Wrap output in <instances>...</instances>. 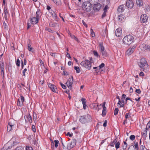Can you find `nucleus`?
<instances>
[{"mask_svg":"<svg viewBox=\"0 0 150 150\" xmlns=\"http://www.w3.org/2000/svg\"><path fill=\"white\" fill-rule=\"evenodd\" d=\"M73 82V79L72 76H71L67 80L66 83L67 84L68 88L70 89H71L72 85Z\"/></svg>","mask_w":150,"mask_h":150,"instance_id":"obj_6","label":"nucleus"},{"mask_svg":"<svg viewBox=\"0 0 150 150\" xmlns=\"http://www.w3.org/2000/svg\"><path fill=\"white\" fill-rule=\"evenodd\" d=\"M82 104L83 106V108L84 109H85L86 107V99L84 98H82L81 99Z\"/></svg>","mask_w":150,"mask_h":150,"instance_id":"obj_24","label":"nucleus"},{"mask_svg":"<svg viewBox=\"0 0 150 150\" xmlns=\"http://www.w3.org/2000/svg\"><path fill=\"white\" fill-rule=\"evenodd\" d=\"M115 35L117 37H120L122 34V29L120 28H118L115 32Z\"/></svg>","mask_w":150,"mask_h":150,"instance_id":"obj_16","label":"nucleus"},{"mask_svg":"<svg viewBox=\"0 0 150 150\" xmlns=\"http://www.w3.org/2000/svg\"><path fill=\"white\" fill-rule=\"evenodd\" d=\"M26 150H33L32 147L30 146H26L25 147Z\"/></svg>","mask_w":150,"mask_h":150,"instance_id":"obj_42","label":"nucleus"},{"mask_svg":"<svg viewBox=\"0 0 150 150\" xmlns=\"http://www.w3.org/2000/svg\"><path fill=\"white\" fill-rule=\"evenodd\" d=\"M57 5H59L60 4V0H52Z\"/></svg>","mask_w":150,"mask_h":150,"instance_id":"obj_35","label":"nucleus"},{"mask_svg":"<svg viewBox=\"0 0 150 150\" xmlns=\"http://www.w3.org/2000/svg\"><path fill=\"white\" fill-rule=\"evenodd\" d=\"M4 13L5 14L7 15L8 13L7 8H4Z\"/></svg>","mask_w":150,"mask_h":150,"instance_id":"obj_54","label":"nucleus"},{"mask_svg":"<svg viewBox=\"0 0 150 150\" xmlns=\"http://www.w3.org/2000/svg\"><path fill=\"white\" fill-rule=\"evenodd\" d=\"M91 35L92 37H93L95 36V33L91 28Z\"/></svg>","mask_w":150,"mask_h":150,"instance_id":"obj_45","label":"nucleus"},{"mask_svg":"<svg viewBox=\"0 0 150 150\" xmlns=\"http://www.w3.org/2000/svg\"><path fill=\"white\" fill-rule=\"evenodd\" d=\"M135 92L138 94H140L141 92L140 89L139 88L136 89Z\"/></svg>","mask_w":150,"mask_h":150,"instance_id":"obj_55","label":"nucleus"},{"mask_svg":"<svg viewBox=\"0 0 150 150\" xmlns=\"http://www.w3.org/2000/svg\"><path fill=\"white\" fill-rule=\"evenodd\" d=\"M80 64L82 66L90 70L91 67V62L88 60H86L84 61H82L80 63Z\"/></svg>","mask_w":150,"mask_h":150,"instance_id":"obj_5","label":"nucleus"},{"mask_svg":"<svg viewBox=\"0 0 150 150\" xmlns=\"http://www.w3.org/2000/svg\"><path fill=\"white\" fill-rule=\"evenodd\" d=\"M91 120V116L89 115H87L81 116L79 121L82 124H85L90 122Z\"/></svg>","mask_w":150,"mask_h":150,"instance_id":"obj_2","label":"nucleus"},{"mask_svg":"<svg viewBox=\"0 0 150 150\" xmlns=\"http://www.w3.org/2000/svg\"><path fill=\"white\" fill-rule=\"evenodd\" d=\"M101 8V5L99 3H97L94 5L93 9L95 11H98Z\"/></svg>","mask_w":150,"mask_h":150,"instance_id":"obj_19","label":"nucleus"},{"mask_svg":"<svg viewBox=\"0 0 150 150\" xmlns=\"http://www.w3.org/2000/svg\"><path fill=\"white\" fill-rule=\"evenodd\" d=\"M148 20V17L146 14H142L140 17V21L142 23H145Z\"/></svg>","mask_w":150,"mask_h":150,"instance_id":"obj_12","label":"nucleus"},{"mask_svg":"<svg viewBox=\"0 0 150 150\" xmlns=\"http://www.w3.org/2000/svg\"><path fill=\"white\" fill-rule=\"evenodd\" d=\"M127 145H126V144H124V145L122 146V149L123 150H124L126 149V148L127 147Z\"/></svg>","mask_w":150,"mask_h":150,"instance_id":"obj_61","label":"nucleus"},{"mask_svg":"<svg viewBox=\"0 0 150 150\" xmlns=\"http://www.w3.org/2000/svg\"><path fill=\"white\" fill-rule=\"evenodd\" d=\"M50 39L51 40H55V38L54 36L50 35Z\"/></svg>","mask_w":150,"mask_h":150,"instance_id":"obj_53","label":"nucleus"},{"mask_svg":"<svg viewBox=\"0 0 150 150\" xmlns=\"http://www.w3.org/2000/svg\"><path fill=\"white\" fill-rule=\"evenodd\" d=\"M133 37L130 35H128L125 36L123 39V42L124 44L129 45L133 42Z\"/></svg>","mask_w":150,"mask_h":150,"instance_id":"obj_3","label":"nucleus"},{"mask_svg":"<svg viewBox=\"0 0 150 150\" xmlns=\"http://www.w3.org/2000/svg\"><path fill=\"white\" fill-rule=\"evenodd\" d=\"M134 4V3L132 1L129 0L127 1L126 6L127 8H131L133 7Z\"/></svg>","mask_w":150,"mask_h":150,"instance_id":"obj_13","label":"nucleus"},{"mask_svg":"<svg viewBox=\"0 0 150 150\" xmlns=\"http://www.w3.org/2000/svg\"><path fill=\"white\" fill-rule=\"evenodd\" d=\"M92 105L93 106V108L97 110L98 111H99V108H97V106H98L97 105V104L96 103H93L92 104Z\"/></svg>","mask_w":150,"mask_h":150,"instance_id":"obj_30","label":"nucleus"},{"mask_svg":"<svg viewBox=\"0 0 150 150\" xmlns=\"http://www.w3.org/2000/svg\"><path fill=\"white\" fill-rule=\"evenodd\" d=\"M49 12L53 19H54L56 21H57V16L54 12L52 10H50Z\"/></svg>","mask_w":150,"mask_h":150,"instance_id":"obj_17","label":"nucleus"},{"mask_svg":"<svg viewBox=\"0 0 150 150\" xmlns=\"http://www.w3.org/2000/svg\"><path fill=\"white\" fill-rule=\"evenodd\" d=\"M119 109L118 108H115L114 110V115H117L118 113Z\"/></svg>","mask_w":150,"mask_h":150,"instance_id":"obj_38","label":"nucleus"},{"mask_svg":"<svg viewBox=\"0 0 150 150\" xmlns=\"http://www.w3.org/2000/svg\"><path fill=\"white\" fill-rule=\"evenodd\" d=\"M92 6V4L88 1H85L82 4L83 9L86 11H90Z\"/></svg>","mask_w":150,"mask_h":150,"instance_id":"obj_4","label":"nucleus"},{"mask_svg":"<svg viewBox=\"0 0 150 150\" xmlns=\"http://www.w3.org/2000/svg\"><path fill=\"white\" fill-rule=\"evenodd\" d=\"M106 113V111L105 110H103L102 111V115H105Z\"/></svg>","mask_w":150,"mask_h":150,"instance_id":"obj_58","label":"nucleus"},{"mask_svg":"<svg viewBox=\"0 0 150 150\" xmlns=\"http://www.w3.org/2000/svg\"><path fill=\"white\" fill-rule=\"evenodd\" d=\"M100 52L103 57H106L108 56V54L105 50L101 51Z\"/></svg>","mask_w":150,"mask_h":150,"instance_id":"obj_26","label":"nucleus"},{"mask_svg":"<svg viewBox=\"0 0 150 150\" xmlns=\"http://www.w3.org/2000/svg\"><path fill=\"white\" fill-rule=\"evenodd\" d=\"M15 150H23V149L22 147L19 146L16 148Z\"/></svg>","mask_w":150,"mask_h":150,"instance_id":"obj_51","label":"nucleus"},{"mask_svg":"<svg viewBox=\"0 0 150 150\" xmlns=\"http://www.w3.org/2000/svg\"><path fill=\"white\" fill-rule=\"evenodd\" d=\"M139 48L142 51L147 50L150 51V46L146 45L145 44H143L141 45L139 47Z\"/></svg>","mask_w":150,"mask_h":150,"instance_id":"obj_8","label":"nucleus"},{"mask_svg":"<svg viewBox=\"0 0 150 150\" xmlns=\"http://www.w3.org/2000/svg\"><path fill=\"white\" fill-rule=\"evenodd\" d=\"M16 65L18 67H19L20 64V62L19 59H17L16 61Z\"/></svg>","mask_w":150,"mask_h":150,"instance_id":"obj_48","label":"nucleus"},{"mask_svg":"<svg viewBox=\"0 0 150 150\" xmlns=\"http://www.w3.org/2000/svg\"><path fill=\"white\" fill-rule=\"evenodd\" d=\"M134 147H135V149L136 150H139V147H138V142H136V141H134V146H130L129 147V148L128 149V150H129V149L130 148H131L132 147L133 148H134Z\"/></svg>","mask_w":150,"mask_h":150,"instance_id":"obj_23","label":"nucleus"},{"mask_svg":"<svg viewBox=\"0 0 150 150\" xmlns=\"http://www.w3.org/2000/svg\"><path fill=\"white\" fill-rule=\"evenodd\" d=\"M25 101V99L24 97L21 95L20 97L18 98L17 103V105L20 106H22L23 105V103Z\"/></svg>","mask_w":150,"mask_h":150,"instance_id":"obj_7","label":"nucleus"},{"mask_svg":"<svg viewBox=\"0 0 150 150\" xmlns=\"http://www.w3.org/2000/svg\"><path fill=\"white\" fill-rule=\"evenodd\" d=\"M120 144L119 142H116L115 143V148L117 149H118L120 147Z\"/></svg>","mask_w":150,"mask_h":150,"instance_id":"obj_37","label":"nucleus"},{"mask_svg":"<svg viewBox=\"0 0 150 150\" xmlns=\"http://www.w3.org/2000/svg\"><path fill=\"white\" fill-rule=\"evenodd\" d=\"M27 71V69L26 68L23 71V76H25V73Z\"/></svg>","mask_w":150,"mask_h":150,"instance_id":"obj_57","label":"nucleus"},{"mask_svg":"<svg viewBox=\"0 0 150 150\" xmlns=\"http://www.w3.org/2000/svg\"><path fill=\"white\" fill-rule=\"evenodd\" d=\"M117 138H116L113 140V142H111L110 143V145L111 146L113 147L114 145H115V143L116 142H117Z\"/></svg>","mask_w":150,"mask_h":150,"instance_id":"obj_32","label":"nucleus"},{"mask_svg":"<svg viewBox=\"0 0 150 150\" xmlns=\"http://www.w3.org/2000/svg\"><path fill=\"white\" fill-rule=\"evenodd\" d=\"M136 47V46L134 45L132 47H130L126 51V54L128 55L131 54L134 51Z\"/></svg>","mask_w":150,"mask_h":150,"instance_id":"obj_11","label":"nucleus"},{"mask_svg":"<svg viewBox=\"0 0 150 150\" xmlns=\"http://www.w3.org/2000/svg\"><path fill=\"white\" fill-rule=\"evenodd\" d=\"M76 144V140L75 139H73L71 142L68 143L67 148L68 150H70L73 148Z\"/></svg>","mask_w":150,"mask_h":150,"instance_id":"obj_9","label":"nucleus"},{"mask_svg":"<svg viewBox=\"0 0 150 150\" xmlns=\"http://www.w3.org/2000/svg\"><path fill=\"white\" fill-rule=\"evenodd\" d=\"M125 99L121 98V101L122 103V104L120 105V108L123 107L124 106V105L125 104V102L124 101Z\"/></svg>","mask_w":150,"mask_h":150,"instance_id":"obj_34","label":"nucleus"},{"mask_svg":"<svg viewBox=\"0 0 150 150\" xmlns=\"http://www.w3.org/2000/svg\"><path fill=\"white\" fill-rule=\"evenodd\" d=\"M147 129H145L142 133L143 137V138H146L147 136Z\"/></svg>","mask_w":150,"mask_h":150,"instance_id":"obj_27","label":"nucleus"},{"mask_svg":"<svg viewBox=\"0 0 150 150\" xmlns=\"http://www.w3.org/2000/svg\"><path fill=\"white\" fill-rule=\"evenodd\" d=\"M60 85L64 89H66V86L64 85L63 84L61 83H60Z\"/></svg>","mask_w":150,"mask_h":150,"instance_id":"obj_52","label":"nucleus"},{"mask_svg":"<svg viewBox=\"0 0 150 150\" xmlns=\"http://www.w3.org/2000/svg\"><path fill=\"white\" fill-rule=\"evenodd\" d=\"M45 30L48 31L49 32H52V33H54V32L52 31L51 29L47 27L45 28Z\"/></svg>","mask_w":150,"mask_h":150,"instance_id":"obj_50","label":"nucleus"},{"mask_svg":"<svg viewBox=\"0 0 150 150\" xmlns=\"http://www.w3.org/2000/svg\"><path fill=\"white\" fill-rule=\"evenodd\" d=\"M24 118L25 122L31 123L32 122V117L30 114L28 113L27 115L24 116Z\"/></svg>","mask_w":150,"mask_h":150,"instance_id":"obj_10","label":"nucleus"},{"mask_svg":"<svg viewBox=\"0 0 150 150\" xmlns=\"http://www.w3.org/2000/svg\"><path fill=\"white\" fill-rule=\"evenodd\" d=\"M42 15V13L40 9H38L36 11L35 14L36 17L38 19L40 18Z\"/></svg>","mask_w":150,"mask_h":150,"instance_id":"obj_20","label":"nucleus"},{"mask_svg":"<svg viewBox=\"0 0 150 150\" xmlns=\"http://www.w3.org/2000/svg\"><path fill=\"white\" fill-rule=\"evenodd\" d=\"M93 54L94 56L97 57H100V56L98 54L97 52L96 51H93Z\"/></svg>","mask_w":150,"mask_h":150,"instance_id":"obj_43","label":"nucleus"},{"mask_svg":"<svg viewBox=\"0 0 150 150\" xmlns=\"http://www.w3.org/2000/svg\"><path fill=\"white\" fill-rule=\"evenodd\" d=\"M150 127V121H149L147 124L146 129H149Z\"/></svg>","mask_w":150,"mask_h":150,"instance_id":"obj_46","label":"nucleus"},{"mask_svg":"<svg viewBox=\"0 0 150 150\" xmlns=\"http://www.w3.org/2000/svg\"><path fill=\"white\" fill-rule=\"evenodd\" d=\"M32 128L33 131V132H36V129H35V127L34 125H32Z\"/></svg>","mask_w":150,"mask_h":150,"instance_id":"obj_56","label":"nucleus"},{"mask_svg":"<svg viewBox=\"0 0 150 150\" xmlns=\"http://www.w3.org/2000/svg\"><path fill=\"white\" fill-rule=\"evenodd\" d=\"M105 66V64L103 63H102L99 66L97 67H93V69H96V71L98 70H100L102 68L104 67Z\"/></svg>","mask_w":150,"mask_h":150,"instance_id":"obj_21","label":"nucleus"},{"mask_svg":"<svg viewBox=\"0 0 150 150\" xmlns=\"http://www.w3.org/2000/svg\"><path fill=\"white\" fill-rule=\"evenodd\" d=\"M3 25L4 27V29H8V26L7 25V24L6 23H5L4 21V22H3Z\"/></svg>","mask_w":150,"mask_h":150,"instance_id":"obj_40","label":"nucleus"},{"mask_svg":"<svg viewBox=\"0 0 150 150\" xmlns=\"http://www.w3.org/2000/svg\"><path fill=\"white\" fill-rule=\"evenodd\" d=\"M130 139L133 141L135 139V136L134 135H131L130 137Z\"/></svg>","mask_w":150,"mask_h":150,"instance_id":"obj_47","label":"nucleus"},{"mask_svg":"<svg viewBox=\"0 0 150 150\" xmlns=\"http://www.w3.org/2000/svg\"><path fill=\"white\" fill-rule=\"evenodd\" d=\"M14 128L12 127H11V126L8 125L7 126V132H9L13 129Z\"/></svg>","mask_w":150,"mask_h":150,"instance_id":"obj_31","label":"nucleus"},{"mask_svg":"<svg viewBox=\"0 0 150 150\" xmlns=\"http://www.w3.org/2000/svg\"><path fill=\"white\" fill-rule=\"evenodd\" d=\"M122 104V103L120 100H119L118 103H117V105L118 106V105H120H120Z\"/></svg>","mask_w":150,"mask_h":150,"instance_id":"obj_62","label":"nucleus"},{"mask_svg":"<svg viewBox=\"0 0 150 150\" xmlns=\"http://www.w3.org/2000/svg\"><path fill=\"white\" fill-rule=\"evenodd\" d=\"M27 49L29 51H31L33 49V48L31 47V45L29 44H27Z\"/></svg>","mask_w":150,"mask_h":150,"instance_id":"obj_36","label":"nucleus"},{"mask_svg":"<svg viewBox=\"0 0 150 150\" xmlns=\"http://www.w3.org/2000/svg\"><path fill=\"white\" fill-rule=\"evenodd\" d=\"M125 10V6L124 5H121L118 6L117 8V11L119 12H122Z\"/></svg>","mask_w":150,"mask_h":150,"instance_id":"obj_22","label":"nucleus"},{"mask_svg":"<svg viewBox=\"0 0 150 150\" xmlns=\"http://www.w3.org/2000/svg\"><path fill=\"white\" fill-rule=\"evenodd\" d=\"M136 3L138 6H141L143 5V2L142 0H137Z\"/></svg>","mask_w":150,"mask_h":150,"instance_id":"obj_29","label":"nucleus"},{"mask_svg":"<svg viewBox=\"0 0 150 150\" xmlns=\"http://www.w3.org/2000/svg\"><path fill=\"white\" fill-rule=\"evenodd\" d=\"M124 17L123 15L122 14H120L118 16L117 19L118 21L121 22L122 21V20L124 19Z\"/></svg>","mask_w":150,"mask_h":150,"instance_id":"obj_28","label":"nucleus"},{"mask_svg":"<svg viewBox=\"0 0 150 150\" xmlns=\"http://www.w3.org/2000/svg\"><path fill=\"white\" fill-rule=\"evenodd\" d=\"M54 142L55 144V146L56 148H57L58 146L59 141L58 140H55L54 141Z\"/></svg>","mask_w":150,"mask_h":150,"instance_id":"obj_44","label":"nucleus"},{"mask_svg":"<svg viewBox=\"0 0 150 150\" xmlns=\"http://www.w3.org/2000/svg\"><path fill=\"white\" fill-rule=\"evenodd\" d=\"M74 69L76 70L77 73H79L81 71L79 67L75 66L74 67Z\"/></svg>","mask_w":150,"mask_h":150,"instance_id":"obj_39","label":"nucleus"},{"mask_svg":"<svg viewBox=\"0 0 150 150\" xmlns=\"http://www.w3.org/2000/svg\"><path fill=\"white\" fill-rule=\"evenodd\" d=\"M50 25L52 27H54L55 26V24L54 23H50Z\"/></svg>","mask_w":150,"mask_h":150,"instance_id":"obj_64","label":"nucleus"},{"mask_svg":"<svg viewBox=\"0 0 150 150\" xmlns=\"http://www.w3.org/2000/svg\"><path fill=\"white\" fill-rule=\"evenodd\" d=\"M0 65L1 67H4V63L3 59L0 60Z\"/></svg>","mask_w":150,"mask_h":150,"instance_id":"obj_41","label":"nucleus"},{"mask_svg":"<svg viewBox=\"0 0 150 150\" xmlns=\"http://www.w3.org/2000/svg\"><path fill=\"white\" fill-rule=\"evenodd\" d=\"M16 121L13 119H11L9 120L8 125H10L11 127H12L14 128L16 126Z\"/></svg>","mask_w":150,"mask_h":150,"instance_id":"obj_14","label":"nucleus"},{"mask_svg":"<svg viewBox=\"0 0 150 150\" xmlns=\"http://www.w3.org/2000/svg\"><path fill=\"white\" fill-rule=\"evenodd\" d=\"M138 63L139 66L143 71L147 69L149 67L147 62L144 58L141 59L139 62H138Z\"/></svg>","mask_w":150,"mask_h":150,"instance_id":"obj_1","label":"nucleus"},{"mask_svg":"<svg viewBox=\"0 0 150 150\" xmlns=\"http://www.w3.org/2000/svg\"><path fill=\"white\" fill-rule=\"evenodd\" d=\"M1 72L2 75H4V67H1Z\"/></svg>","mask_w":150,"mask_h":150,"instance_id":"obj_49","label":"nucleus"},{"mask_svg":"<svg viewBox=\"0 0 150 150\" xmlns=\"http://www.w3.org/2000/svg\"><path fill=\"white\" fill-rule=\"evenodd\" d=\"M145 147V146L143 145L141 146L140 147V150H144Z\"/></svg>","mask_w":150,"mask_h":150,"instance_id":"obj_63","label":"nucleus"},{"mask_svg":"<svg viewBox=\"0 0 150 150\" xmlns=\"http://www.w3.org/2000/svg\"><path fill=\"white\" fill-rule=\"evenodd\" d=\"M106 12L104 11V12L102 16V18H103L106 16Z\"/></svg>","mask_w":150,"mask_h":150,"instance_id":"obj_60","label":"nucleus"},{"mask_svg":"<svg viewBox=\"0 0 150 150\" xmlns=\"http://www.w3.org/2000/svg\"><path fill=\"white\" fill-rule=\"evenodd\" d=\"M48 86L53 92L55 93L56 92V89H57V88L55 85L52 83H49L48 84Z\"/></svg>","mask_w":150,"mask_h":150,"instance_id":"obj_15","label":"nucleus"},{"mask_svg":"<svg viewBox=\"0 0 150 150\" xmlns=\"http://www.w3.org/2000/svg\"><path fill=\"white\" fill-rule=\"evenodd\" d=\"M69 35H70V36L71 37V38H72L76 40L77 41H78V39L75 36H74V35H71L70 33H69Z\"/></svg>","mask_w":150,"mask_h":150,"instance_id":"obj_33","label":"nucleus"},{"mask_svg":"<svg viewBox=\"0 0 150 150\" xmlns=\"http://www.w3.org/2000/svg\"><path fill=\"white\" fill-rule=\"evenodd\" d=\"M82 23L83 24V25L86 27V28L87 27V24L86 23L84 22V21L83 20H82Z\"/></svg>","mask_w":150,"mask_h":150,"instance_id":"obj_59","label":"nucleus"},{"mask_svg":"<svg viewBox=\"0 0 150 150\" xmlns=\"http://www.w3.org/2000/svg\"><path fill=\"white\" fill-rule=\"evenodd\" d=\"M39 19L36 17L32 18L31 20V23L33 24H35L38 23Z\"/></svg>","mask_w":150,"mask_h":150,"instance_id":"obj_18","label":"nucleus"},{"mask_svg":"<svg viewBox=\"0 0 150 150\" xmlns=\"http://www.w3.org/2000/svg\"><path fill=\"white\" fill-rule=\"evenodd\" d=\"M99 46L100 52L105 50V48L103 45L102 42H100L99 43Z\"/></svg>","mask_w":150,"mask_h":150,"instance_id":"obj_25","label":"nucleus"}]
</instances>
